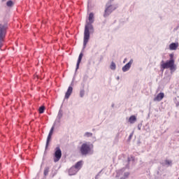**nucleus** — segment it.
Here are the masks:
<instances>
[{"instance_id":"32","label":"nucleus","mask_w":179,"mask_h":179,"mask_svg":"<svg viewBox=\"0 0 179 179\" xmlns=\"http://www.w3.org/2000/svg\"><path fill=\"white\" fill-rule=\"evenodd\" d=\"M112 107H114V104H112Z\"/></svg>"},{"instance_id":"13","label":"nucleus","mask_w":179,"mask_h":179,"mask_svg":"<svg viewBox=\"0 0 179 179\" xmlns=\"http://www.w3.org/2000/svg\"><path fill=\"white\" fill-rule=\"evenodd\" d=\"M78 173V170L74 167L72 166L69 170V176H75Z\"/></svg>"},{"instance_id":"10","label":"nucleus","mask_w":179,"mask_h":179,"mask_svg":"<svg viewBox=\"0 0 179 179\" xmlns=\"http://www.w3.org/2000/svg\"><path fill=\"white\" fill-rule=\"evenodd\" d=\"M178 43H172L169 45V50L171 51H176L178 48Z\"/></svg>"},{"instance_id":"23","label":"nucleus","mask_w":179,"mask_h":179,"mask_svg":"<svg viewBox=\"0 0 179 179\" xmlns=\"http://www.w3.org/2000/svg\"><path fill=\"white\" fill-rule=\"evenodd\" d=\"M85 96V89H81L80 91V96L83 97Z\"/></svg>"},{"instance_id":"35","label":"nucleus","mask_w":179,"mask_h":179,"mask_svg":"<svg viewBox=\"0 0 179 179\" xmlns=\"http://www.w3.org/2000/svg\"><path fill=\"white\" fill-rule=\"evenodd\" d=\"M3 1H5V0H3Z\"/></svg>"},{"instance_id":"1","label":"nucleus","mask_w":179,"mask_h":179,"mask_svg":"<svg viewBox=\"0 0 179 179\" xmlns=\"http://www.w3.org/2000/svg\"><path fill=\"white\" fill-rule=\"evenodd\" d=\"M88 20L89 22H87L85 26L83 50L86 48V45L87 43H89V40L90 38V31H93L94 30L93 25L92 24V23L94 22V14L93 13H90Z\"/></svg>"},{"instance_id":"22","label":"nucleus","mask_w":179,"mask_h":179,"mask_svg":"<svg viewBox=\"0 0 179 179\" xmlns=\"http://www.w3.org/2000/svg\"><path fill=\"white\" fill-rule=\"evenodd\" d=\"M6 5L8 7L13 6V1H12V0H10L7 1Z\"/></svg>"},{"instance_id":"9","label":"nucleus","mask_w":179,"mask_h":179,"mask_svg":"<svg viewBox=\"0 0 179 179\" xmlns=\"http://www.w3.org/2000/svg\"><path fill=\"white\" fill-rule=\"evenodd\" d=\"M164 99V93L161 92L157 95L156 97L154 98V101H162Z\"/></svg>"},{"instance_id":"7","label":"nucleus","mask_w":179,"mask_h":179,"mask_svg":"<svg viewBox=\"0 0 179 179\" xmlns=\"http://www.w3.org/2000/svg\"><path fill=\"white\" fill-rule=\"evenodd\" d=\"M55 128V124H54L53 126L52 127V128L50 129V131L48 136L47 141H46L45 149H47V148H48V145H50V141H51V136H52V134L54 133Z\"/></svg>"},{"instance_id":"12","label":"nucleus","mask_w":179,"mask_h":179,"mask_svg":"<svg viewBox=\"0 0 179 179\" xmlns=\"http://www.w3.org/2000/svg\"><path fill=\"white\" fill-rule=\"evenodd\" d=\"M82 58H83V53L81 52L78 57L76 71H78V69H79V65L80 64V62H82Z\"/></svg>"},{"instance_id":"20","label":"nucleus","mask_w":179,"mask_h":179,"mask_svg":"<svg viewBox=\"0 0 179 179\" xmlns=\"http://www.w3.org/2000/svg\"><path fill=\"white\" fill-rule=\"evenodd\" d=\"M44 110H45V107L44 106H42L39 108V113L43 114L44 113Z\"/></svg>"},{"instance_id":"5","label":"nucleus","mask_w":179,"mask_h":179,"mask_svg":"<svg viewBox=\"0 0 179 179\" xmlns=\"http://www.w3.org/2000/svg\"><path fill=\"white\" fill-rule=\"evenodd\" d=\"M106 8L104 11L103 17H107L111 15L113 10H115L116 8L113 7L110 3H107L106 5Z\"/></svg>"},{"instance_id":"6","label":"nucleus","mask_w":179,"mask_h":179,"mask_svg":"<svg viewBox=\"0 0 179 179\" xmlns=\"http://www.w3.org/2000/svg\"><path fill=\"white\" fill-rule=\"evenodd\" d=\"M61 157H62V151L61 150V148L59 147H57L55 151V163H57V162H59V160H61Z\"/></svg>"},{"instance_id":"19","label":"nucleus","mask_w":179,"mask_h":179,"mask_svg":"<svg viewBox=\"0 0 179 179\" xmlns=\"http://www.w3.org/2000/svg\"><path fill=\"white\" fill-rule=\"evenodd\" d=\"M110 68L112 71H115V68H117V66L115 65V63H114V62H111Z\"/></svg>"},{"instance_id":"25","label":"nucleus","mask_w":179,"mask_h":179,"mask_svg":"<svg viewBox=\"0 0 179 179\" xmlns=\"http://www.w3.org/2000/svg\"><path fill=\"white\" fill-rule=\"evenodd\" d=\"M132 136H134V133H131L129 136V141H131L132 139Z\"/></svg>"},{"instance_id":"27","label":"nucleus","mask_w":179,"mask_h":179,"mask_svg":"<svg viewBox=\"0 0 179 179\" xmlns=\"http://www.w3.org/2000/svg\"><path fill=\"white\" fill-rule=\"evenodd\" d=\"M120 179H127V178H125V176H122L120 178Z\"/></svg>"},{"instance_id":"11","label":"nucleus","mask_w":179,"mask_h":179,"mask_svg":"<svg viewBox=\"0 0 179 179\" xmlns=\"http://www.w3.org/2000/svg\"><path fill=\"white\" fill-rule=\"evenodd\" d=\"M72 92H73V88L71 86L69 87L65 94V99H68L69 97H70L72 94Z\"/></svg>"},{"instance_id":"29","label":"nucleus","mask_w":179,"mask_h":179,"mask_svg":"<svg viewBox=\"0 0 179 179\" xmlns=\"http://www.w3.org/2000/svg\"><path fill=\"white\" fill-rule=\"evenodd\" d=\"M125 171V169H122V170H121V171Z\"/></svg>"},{"instance_id":"4","label":"nucleus","mask_w":179,"mask_h":179,"mask_svg":"<svg viewBox=\"0 0 179 179\" xmlns=\"http://www.w3.org/2000/svg\"><path fill=\"white\" fill-rule=\"evenodd\" d=\"M161 68L162 69H169V68L171 71H176V66L174 65V59H171L169 61H166L164 63V60L161 62Z\"/></svg>"},{"instance_id":"21","label":"nucleus","mask_w":179,"mask_h":179,"mask_svg":"<svg viewBox=\"0 0 179 179\" xmlns=\"http://www.w3.org/2000/svg\"><path fill=\"white\" fill-rule=\"evenodd\" d=\"M84 136H86L87 138H91V136H93V134L91 132H86L85 133Z\"/></svg>"},{"instance_id":"14","label":"nucleus","mask_w":179,"mask_h":179,"mask_svg":"<svg viewBox=\"0 0 179 179\" xmlns=\"http://www.w3.org/2000/svg\"><path fill=\"white\" fill-rule=\"evenodd\" d=\"M63 115H64V112L62 110V109H59L57 116V122H61V119L62 118Z\"/></svg>"},{"instance_id":"31","label":"nucleus","mask_w":179,"mask_h":179,"mask_svg":"<svg viewBox=\"0 0 179 179\" xmlns=\"http://www.w3.org/2000/svg\"><path fill=\"white\" fill-rule=\"evenodd\" d=\"M131 161V159H129V158H128V162H130Z\"/></svg>"},{"instance_id":"24","label":"nucleus","mask_w":179,"mask_h":179,"mask_svg":"<svg viewBox=\"0 0 179 179\" xmlns=\"http://www.w3.org/2000/svg\"><path fill=\"white\" fill-rule=\"evenodd\" d=\"M124 177L128 178L129 177V172H126L124 173Z\"/></svg>"},{"instance_id":"3","label":"nucleus","mask_w":179,"mask_h":179,"mask_svg":"<svg viewBox=\"0 0 179 179\" xmlns=\"http://www.w3.org/2000/svg\"><path fill=\"white\" fill-rule=\"evenodd\" d=\"M6 30H8V25L0 24V50H1L3 43L5 42Z\"/></svg>"},{"instance_id":"30","label":"nucleus","mask_w":179,"mask_h":179,"mask_svg":"<svg viewBox=\"0 0 179 179\" xmlns=\"http://www.w3.org/2000/svg\"><path fill=\"white\" fill-rule=\"evenodd\" d=\"M71 86H73V82L71 83Z\"/></svg>"},{"instance_id":"18","label":"nucleus","mask_w":179,"mask_h":179,"mask_svg":"<svg viewBox=\"0 0 179 179\" xmlns=\"http://www.w3.org/2000/svg\"><path fill=\"white\" fill-rule=\"evenodd\" d=\"M48 173H50V167L46 166L43 171V175L45 176V177H47V176H48Z\"/></svg>"},{"instance_id":"26","label":"nucleus","mask_w":179,"mask_h":179,"mask_svg":"<svg viewBox=\"0 0 179 179\" xmlns=\"http://www.w3.org/2000/svg\"><path fill=\"white\" fill-rule=\"evenodd\" d=\"M113 1H114V0H110V1L108 2V3H110V4L111 5V2H113Z\"/></svg>"},{"instance_id":"28","label":"nucleus","mask_w":179,"mask_h":179,"mask_svg":"<svg viewBox=\"0 0 179 179\" xmlns=\"http://www.w3.org/2000/svg\"><path fill=\"white\" fill-rule=\"evenodd\" d=\"M179 106V102H177L176 103V107H178Z\"/></svg>"},{"instance_id":"8","label":"nucleus","mask_w":179,"mask_h":179,"mask_svg":"<svg viewBox=\"0 0 179 179\" xmlns=\"http://www.w3.org/2000/svg\"><path fill=\"white\" fill-rule=\"evenodd\" d=\"M133 62H134V60L131 59L127 64H125V66L122 67V71L124 72H127V71H129Z\"/></svg>"},{"instance_id":"16","label":"nucleus","mask_w":179,"mask_h":179,"mask_svg":"<svg viewBox=\"0 0 179 179\" xmlns=\"http://www.w3.org/2000/svg\"><path fill=\"white\" fill-rule=\"evenodd\" d=\"M83 162L82 161H79V162H78L76 164H75V166H74V167L77 169V170H80V169H82V166H83Z\"/></svg>"},{"instance_id":"2","label":"nucleus","mask_w":179,"mask_h":179,"mask_svg":"<svg viewBox=\"0 0 179 179\" xmlns=\"http://www.w3.org/2000/svg\"><path fill=\"white\" fill-rule=\"evenodd\" d=\"M93 144H91L90 143H83L80 151L83 156H87V155H89V153L92 154L93 153Z\"/></svg>"},{"instance_id":"33","label":"nucleus","mask_w":179,"mask_h":179,"mask_svg":"<svg viewBox=\"0 0 179 179\" xmlns=\"http://www.w3.org/2000/svg\"><path fill=\"white\" fill-rule=\"evenodd\" d=\"M138 129L141 131V127H138Z\"/></svg>"},{"instance_id":"15","label":"nucleus","mask_w":179,"mask_h":179,"mask_svg":"<svg viewBox=\"0 0 179 179\" xmlns=\"http://www.w3.org/2000/svg\"><path fill=\"white\" fill-rule=\"evenodd\" d=\"M129 122H130V124H135V122H136V115H131L129 118Z\"/></svg>"},{"instance_id":"17","label":"nucleus","mask_w":179,"mask_h":179,"mask_svg":"<svg viewBox=\"0 0 179 179\" xmlns=\"http://www.w3.org/2000/svg\"><path fill=\"white\" fill-rule=\"evenodd\" d=\"M162 166H171V164H173V162H171V160H168L166 159L165 162H162Z\"/></svg>"},{"instance_id":"34","label":"nucleus","mask_w":179,"mask_h":179,"mask_svg":"<svg viewBox=\"0 0 179 179\" xmlns=\"http://www.w3.org/2000/svg\"><path fill=\"white\" fill-rule=\"evenodd\" d=\"M117 79H120V77H117Z\"/></svg>"}]
</instances>
